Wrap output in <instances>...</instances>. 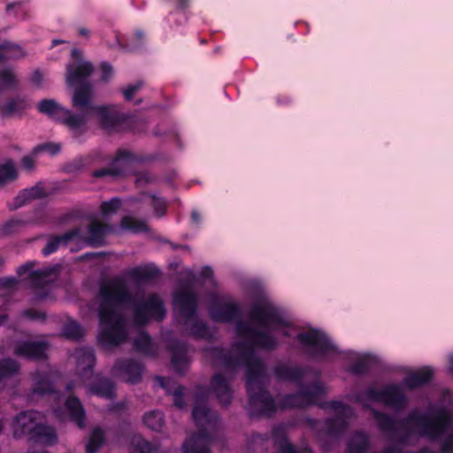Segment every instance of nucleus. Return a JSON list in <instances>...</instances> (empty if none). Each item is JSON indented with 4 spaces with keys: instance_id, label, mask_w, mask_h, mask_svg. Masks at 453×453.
<instances>
[{
    "instance_id": "39",
    "label": "nucleus",
    "mask_w": 453,
    "mask_h": 453,
    "mask_svg": "<svg viewBox=\"0 0 453 453\" xmlns=\"http://www.w3.org/2000/svg\"><path fill=\"white\" fill-rule=\"evenodd\" d=\"M18 177L19 173L12 159H7L0 164V188L15 181Z\"/></svg>"
},
{
    "instance_id": "63",
    "label": "nucleus",
    "mask_w": 453,
    "mask_h": 453,
    "mask_svg": "<svg viewBox=\"0 0 453 453\" xmlns=\"http://www.w3.org/2000/svg\"><path fill=\"white\" fill-rule=\"evenodd\" d=\"M100 67H101V73H102L101 80L103 81L107 82L111 79V77L113 73L112 66H111V65H110L107 62H103L101 64Z\"/></svg>"
},
{
    "instance_id": "18",
    "label": "nucleus",
    "mask_w": 453,
    "mask_h": 453,
    "mask_svg": "<svg viewBox=\"0 0 453 453\" xmlns=\"http://www.w3.org/2000/svg\"><path fill=\"white\" fill-rule=\"evenodd\" d=\"M214 437L208 429L201 428L187 438L181 447L182 453H211Z\"/></svg>"
},
{
    "instance_id": "28",
    "label": "nucleus",
    "mask_w": 453,
    "mask_h": 453,
    "mask_svg": "<svg viewBox=\"0 0 453 453\" xmlns=\"http://www.w3.org/2000/svg\"><path fill=\"white\" fill-rule=\"evenodd\" d=\"M65 408L70 419L80 428L85 426L86 411L81 400L75 395H69L65 402Z\"/></svg>"
},
{
    "instance_id": "15",
    "label": "nucleus",
    "mask_w": 453,
    "mask_h": 453,
    "mask_svg": "<svg viewBox=\"0 0 453 453\" xmlns=\"http://www.w3.org/2000/svg\"><path fill=\"white\" fill-rule=\"evenodd\" d=\"M210 318L218 323H235V327L242 319V306L235 302H220L212 300L208 309Z\"/></svg>"
},
{
    "instance_id": "30",
    "label": "nucleus",
    "mask_w": 453,
    "mask_h": 453,
    "mask_svg": "<svg viewBox=\"0 0 453 453\" xmlns=\"http://www.w3.org/2000/svg\"><path fill=\"white\" fill-rule=\"evenodd\" d=\"M30 441L46 446H53L58 442V434L53 426L39 423Z\"/></svg>"
},
{
    "instance_id": "59",
    "label": "nucleus",
    "mask_w": 453,
    "mask_h": 453,
    "mask_svg": "<svg viewBox=\"0 0 453 453\" xmlns=\"http://www.w3.org/2000/svg\"><path fill=\"white\" fill-rule=\"evenodd\" d=\"M81 218V212L79 210H72L65 213H63L58 218V223L61 225L68 224L73 220H77Z\"/></svg>"
},
{
    "instance_id": "26",
    "label": "nucleus",
    "mask_w": 453,
    "mask_h": 453,
    "mask_svg": "<svg viewBox=\"0 0 453 453\" xmlns=\"http://www.w3.org/2000/svg\"><path fill=\"white\" fill-rule=\"evenodd\" d=\"M112 226L110 224L93 221L88 225V236L85 239L90 247H101L105 243V236L111 233Z\"/></svg>"
},
{
    "instance_id": "4",
    "label": "nucleus",
    "mask_w": 453,
    "mask_h": 453,
    "mask_svg": "<svg viewBox=\"0 0 453 453\" xmlns=\"http://www.w3.org/2000/svg\"><path fill=\"white\" fill-rule=\"evenodd\" d=\"M98 317L109 320L115 314L134 303L132 294L126 280L117 276L103 280L98 289Z\"/></svg>"
},
{
    "instance_id": "40",
    "label": "nucleus",
    "mask_w": 453,
    "mask_h": 453,
    "mask_svg": "<svg viewBox=\"0 0 453 453\" xmlns=\"http://www.w3.org/2000/svg\"><path fill=\"white\" fill-rule=\"evenodd\" d=\"M159 385L162 388L165 389L167 394H171L173 397V404L179 409H183L186 406L184 400V390L185 388L181 385L177 386L173 392L170 391L169 383L170 380L164 377H157Z\"/></svg>"
},
{
    "instance_id": "25",
    "label": "nucleus",
    "mask_w": 453,
    "mask_h": 453,
    "mask_svg": "<svg viewBox=\"0 0 453 453\" xmlns=\"http://www.w3.org/2000/svg\"><path fill=\"white\" fill-rule=\"evenodd\" d=\"M88 388L92 395L105 399L115 397V383L109 378L96 375L88 384Z\"/></svg>"
},
{
    "instance_id": "3",
    "label": "nucleus",
    "mask_w": 453,
    "mask_h": 453,
    "mask_svg": "<svg viewBox=\"0 0 453 453\" xmlns=\"http://www.w3.org/2000/svg\"><path fill=\"white\" fill-rule=\"evenodd\" d=\"M72 106L80 111V116L84 119V126L77 130L76 138L88 132V119L95 113L97 114L101 127L110 131L119 130L127 120L125 114L112 110L110 106H97L93 103L92 84H84L73 94Z\"/></svg>"
},
{
    "instance_id": "57",
    "label": "nucleus",
    "mask_w": 453,
    "mask_h": 453,
    "mask_svg": "<svg viewBox=\"0 0 453 453\" xmlns=\"http://www.w3.org/2000/svg\"><path fill=\"white\" fill-rule=\"evenodd\" d=\"M151 206L154 209L155 213L157 217H162L166 212V202L162 197H157L155 195H151Z\"/></svg>"
},
{
    "instance_id": "2",
    "label": "nucleus",
    "mask_w": 453,
    "mask_h": 453,
    "mask_svg": "<svg viewBox=\"0 0 453 453\" xmlns=\"http://www.w3.org/2000/svg\"><path fill=\"white\" fill-rule=\"evenodd\" d=\"M372 415L379 430L396 442L385 446L380 453H403L401 446L408 445L414 436L438 441L446 435L453 422L451 410L442 404L432 405L425 411L414 408L400 419L376 410Z\"/></svg>"
},
{
    "instance_id": "34",
    "label": "nucleus",
    "mask_w": 453,
    "mask_h": 453,
    "mask_svg": "<svg viewBox=\"0 0 453 453\" xmlns=\"http://www.w3.org/2000/svg\"><path fill=\"white\" fill-rule=\"evenodd\" d=\"M20 364L14 358H0V390L4 388L3 383L19 375Z\"/></svg>"
},
{
    "instance_id": "8",
    "label": "nucleus",
    "mask_w": 453,
    "mask_h": 453,
    "mask_svg": "<svg viewBox=\"0 0 453 453\" xmlns=\"http://www.w3.org/2000/svg\"><path fill=\"white\" fill-rule=\"evenodd\" d=\"M40 113L45 114L55 121L65 125L73 136L76 138L77 130L84 126V119L80 116V111L74 113L67 108L60 105L54 99H42L37 104Z\"/></svg>"
},
{
    "instance_id": "16",
    "label": "nucleus",
    "mask_w": 453,
    "mask_h": 453,
    "mask_svg": "<svg viewBox=\"0 0 453 453\" xmlns=\"http://www.w3.org/2000/svg\"><path fill=\"white\" fill-rule=\"evenodd\" d=\"M208 395L205 390H197L196 393V403L192 411V418L197 426L201 428H214L219 422V415L206 405Z\"/></svg>"
},
{
    "instance_id": "23",
    "label": "nucleus",
    "mask_w": 453,
    "mask_h": 453,
    "mask_svg": "<svg viewBox=\"0 0 453 453\" xmlns=\"http://www.w3.org/2000/svg\"><path fill=\"white\" fill-rule=\"evenodd\" d=\"M211 391L223 406H227L231 403L233 391L230 382L225 374L221 372L215 373L211 380Z\"/></svg>"
},
{
    "instance_id": "35",
    "label": "nucleus",
    "mask_w": 453,
    "mask_h": 453,
    "mask_svg": "<svg viewBox=\"0 0 453 453\" xmlns=\"http://www.w3.org/2000/svg\"><path fill=\"white\" fill-rule=\"evenodd\" d=\"M128 275L135 282H150L160 275V271L152 265L136 266L128 272Z\"/></svg>"
},
{
    "instance_id": "54",
    "label": "nucleus",
    "mask_w": 453,
    "mask_h": 453,
    "mask_svg": "<svg viewBox=\"0 0 453 453\" xmlns=\"http://www.w3.org/2000/svg\"><path fill=\"white\" fill-rule=\"evenodd\" d=\"M272 437L274 444L280 448L283 443H289L288 434L281 426H274L272 430Z\"/></svg>"
},
{
    "instance_id": "51",
    "label": "nucleus",
    "mask_w": 453,
    "mask_h": 453,
    "mask_svg": "<svg viewBox=\"0 0 453 453\" xmlns=\"http://www.w3.org/2000/svg\"><path fill=\"white\" fill-rule=\"evenodd\" d=\"M122 206V201L119 197H113L108 201H104L100 205V211L103 215L115 213Z\"/></svg>"
},
{
    "instance_id": "11",
    "label": "nucleus",
    "mask_w": 453,
    "mask_h": 453,
    "mask_svg": "<svg viewBox=\"0 0 453 453\" xmlns=\"http://www.w3.org/2000/svg\"><path fill=\"white\" fill-rule=\"evenodd\" d=\"M365 395L370 401L384 403L397 411H403L409 402L407 395L397 384H388L381 389L370 387L365 391Z\"/></svg>"
},
{
    "instance_id": "61",
    "label": "nucleus",
    "mask_w": 453,
    "mask_h": 453,
    "mask_svg": "<svg viewBox=\"0 0 453 453\" xmlns=\"http://www.w3.org/2000/svg\"><path fill=\"white\" fill-rule=\"evenodd\" d=\"M143 86V82L142 81H138L134 84H130L127 88L123 91L124 97L127 101H131L134 98V94L140 90Z\"/></svg>"
},
{
    "instance_id": "55",
    "label": "nucleus",
    "mask_w": 453,
    "mask_h": 453,
    "mask_svg": "<svg viewBox=\"0 0 453 453\" xmlns=\"http://www.w3.org/2000/svg\"><path fill=\"white\" fill-rule=\"evenodd\" d=\"M61 243L59 238L57 235L50 236L46 245L42 250V253L44 257H48L55 252L60 248Z\"/></svg>"
},
{
    "instance_id": "5",
    "label": "nucleus",
    "mask_w": 453,
    "mask_h": 453,
    "mask_svg": "<svg viewBox=\"0 0 453 453\" xmlns=\"http://www.w3.org/2000/svg\"><path fill=\"white\" fill-rule=\"evenodd\" d=\"M173 303L178 306L180 315L184 319L183 326L187 334L197 340L211 341L214 333L206 322L197 318L198 297L191 289L177 291L173 295Z\"/></svg>"
},
{
    "instance_id": "49",
    "label": "nucleus",
    "mask_w": 453,
    "mask_h": 453,
    "mask_svg": "<svg viewBox=\"0 0 453 453\" xmlns=\"http://www.w3.org/2000/svg\"><path fill=\"white\" fill-rule=\"evenodd\" d=\"M25 226H27V220L26 218L15 217L6 221L4 224L2 230L4 234H11Z\"/></svg>"
},
{
    "instance_id": "60",
    "label": "nucleus",
    "mask_w": 453,
    "mask_h": 453,
    "mask_svg": "<svg viewBox=\"0 0 453 453\" xmlns=\"http://www.w3.org/2000/svg\"><path fill=\"white\" fill-rule=\"evenodd\" d=\"M16 83V79L12 71L4 69L0 71V84L5 87H11Z\"/></svg>"
},
{
    "instance_id": "43",
    "label": "nucleus",
    "mask_w": 453,
    "mask_h": 453,
    "mask_svg": "<svg viewBox=\"0 0 453 453\" xmlns=\"http://www.w3.org/2000/svg\"><path fill=\"white\" fill-rule=\"evenodd\" d=\"M95 365L96 356L93 349H82L78 356V365L81 367L82 374L86 375L88 372H91Z\"/></svg>"
},
{
    "instance_id": "9",
    "label": "nucleus",
    "mask_w": 453,
    "mask_h": 453,
    "mask_svg": "<svg viewBox=\"0 0 453 453\" xmlns=\"http://www.w3.org/2000/svg\"><path fill=\"white\" fill-rule=\"evenodd\" d=\"M298 390L287 394L281 400V407L284 409L306 408L319 405L318 400L326 394V389L320 381L297 384Z\"/></svg>"
},
{
    "instance_id": "6",
    "label": "nucleus",
    "mask_w": 453,
    "mask_h": 453,
    "mask_svg": "<svg viewBox=\"0 0 453 453\" xmlns=\"http://www.w3.org/2000/svg\"><path fill=\"white\" fill-rule=\"evenodd\" d=\"M296 339L301 345L302 352L311 359L326 360L331 355L341 353L330 337L316 328L298 333Z\"/></svg>"
},
{
    "instance_id": "19",
    "label": "nucleus",
    "mask_w": 453,
    "mask_h": 453,
    "mask_svg": "<svg viewBox=\"0 0 453 453\" xmlns=\"http://www.w3.org/2000/svg\"><path fill=\"white\" fill-rule=\"evenodd\" d=\"M38 424L35 412L32 411H21L12 419V436L15 439L28 436L30 440Z\"/></svg>"
},
{
    "instance_id": "7",
    "label": "nucleus",
    "mask_w": 453,
    "mask_h": 453,
    "mask_svg": "<svg viewBox=\"0 0 453 453\" xmlns=\"http://www.w3.org/2000/svg\"><path fill=\"white\" fill-rule=\"evenodd\" d=\"M133 308V321L135 326L142 327L150 320L162 321L165 317V307L160 296L152 293L147 298L131 303Z\"/></svg>"
},
{
    "instance_id": "52",
    "label": "nucleus",
    "mask_w": 453,
    "mask_h": 453,
    "mask_svg": "<svg viewBox=\"0 0 453 453\" xmlns=\"http://www.w3.org/2000/svg\"><path fill=\"white\" fill-rule=\"evenodd\" d=\"M59 238L62 246H66L73 240L81 238V229L79 226H75L71 230L65 232L62 234L57 235Z\"/></svg>"
},
{
    "instance_id": "13",
    "label": "nucleus",
    "mask_w": 453,
    "mask_h": 453,
    "mask_svg": "<svg viewBox=\"0 0 453 453\" xmlns=\"http://www.w3.org/2000/svg\"><path fill=\"white\" fill-rule=\"evenodd\" d=\"M248 410L251 417H272L277 411L275 400L266 386L257 387L247 391Z\"/></svg>"
},
{
    "instance_id": "22",
    "label": "nucleus",
    "mask_w": 453,
    "mask_h": 453,
    "mask_svg": "<svg viewBox=\"0 0 453 453\" xmlns=\"http://www.w3.org/2000/svg\"><path fill=\"white\" fill-rule=\"evenodd\" d=\"M246 366V391H251L252 388L265 386L266 367L260 359H255L245 365Z\"/></svg>"
},
{
    "instance_id": "47",
    "label": "nucleus",
    "mask_w": 453,
    "mask_h": 453,
    "mask_svg": "<svg viewBox=\"0 0 453 453\" xmlns=\"http://www.w3.org/2000/svg\"><path fill=\"white\" fill-rule=\"evenodd\" d=\"M319 406L322 409H330L332 411H334L335 412H337L336 416H342L345 418L349 417V412L351 411L349 406L345 404L343 402L338 400L321 402L319 403Z\"/></svg>"
},
{
    "instance_id": "48",
    "label": "nucleus",
    "mask_w": 453,
    "mask_h": 453,
    "mask_svg": "<svg viewBox=\"0 0 453 453\" xmlns=\"http://www.w3.org/2000/svg\"><path fill=\"white\" fill-rule=\"evenodd\" d=\"M155 446L142 437L134 438L132 441L131 453H152Z\"/></svg>"
},
{
    "instance_id": "37",
    "label": "nucleus",
    "mask_w": 453,
    "mask_h": 453,
    "mask_svg": "<svg viewBox=\"0 0 453 453\" xmlns=\"http://www.w3.org/2000/svg\"><path fill=\"white\" fill-rule=\"evenodd\" d=\"M375 364V357L370 354H365L349 366V372L357 376L365 375L371 371Z\"/></svg>"
},
{
    "instance_id": "46",
    "label": "nucleus",
    "mask_w": 453,
    "mask_h": 453,
    "mask_svg": "<svg viewBox=\"0 0 453 453\" xmlns=\"http://www.w3.org/2000/svg\"><path fill=\"white\" fill-rule=\"evenodd\" d=\"M144 425L153 431H159L164 426V413L160 411H151L143 415Z\"/></svg>"
},
{
    "instance_id": "62",
    "label": "nucleus",
    "mask_w": 453,
    "mask_h": 453,
    "mask_svg": "<svg viewBox=\"0 0 453 453\" xmlns=\"http://www.w3.org/2000/svg\"><path fill=\"white\" fill-rule=\"evenodd\" d=\"M23 315L31 320H44L46 314L35 309H27L23 311Z\"/></svg>"
},
{
    "instance_id": "32",
    "label": "nucleus",
    "mask_w": 453,
    "mask_h": 453,
    "mask_svg": "<svg viewBox=\"0 0 453 453\" xmlns=\"http://www.w3.org/2000/svg\"><path fill=\"white\" fill-rule=\"evenodd\" d=\"M347 418L335 416L324 420L323 432L329 437L337 438L344 434L348 428Z\"/></svg>"
},
{
    "instance_id": "58",
    "label": "nucleus",
    "mask_w": 453,
    "mask_h": 453,
    "mask_svg": "<svg viewBox=\"0 0 453 453\" xmlns=\"http://www.w3.org/2000/svg\"><path fill=\"white\" fill-rule=\"evenodd\" d=\"M276 453H312V450L309 446L297 449L295 445L289 442L280 445Z\"/></svg>"
},
{
    "instance_id": "20",
    "label": "nucleus",
    "mask_w": 453,
    "mask_h": 453,
    "mask_svg": "<svg viewBox=\"0 0 453 453\" xmlns=\"http://www.w3.org/2000/svg\"><path fill=\"white\" fill-rule=\"evenodd\" d=\"M47 349L48 343L45 342L21 341L15 345L13 353L28 360H43L47 357Z\"/></svg>"
},
{
    "instance_id": "44",
    "label": "nucleus",
    "mask_w": 453,
    "mask_h": 453,
    "mask_svg": "<svg viewBox=\"0 0 453 453\" xmlns=\"http://www.w3.org/2000/svg\"><path fill=\"white\" fill-rule=\"evenodd\" d=\"M120 226L122 229L128 230L134 234L147 233L150 231V227L145 221L136 219L131 216H124L121 219Z\"/></svg>"
},
{
    "instance_id": "31",
    "label": "nucleus",
    "mask_w": 453,
    "mask_h": 453,
    "mask_svg": "<svg viewBox=\"0 0 453 453\" xmlns=\"http://www.w3.org/2000/svg\"><path fill=\"white\" fill-rule=\"evenodd\" d=\"M371 447L369 435L364 431H356L347 442L348 453H366Z\"/></svg>"
},
{
    "instance_id": "24",
    "label": "nucleus",
    "mask_w": 453,
    "mask_h": 453,
    "mask_svg": "<svg viewBox=\"0 0 453 453\" xmlns=\"http://www.w3.org/2000/svg\"><path fill=\"white\" fill-rule=\"evenodd\" d=\"M168 350L172 354L171 363L173 369L178 373H183L188 364L187 354L188 345L184 342L173 340L169 343Z\"/></svg>"
},
{
    "instance_id": "50",
    "label": "nucleus",
    "mask_w": 453,
    "mask_h": 453,
    "mask_svg": "<svg viewBox=\"0 0 453 453\" xmlns=\"http://www.w3.org/2000/svg\"><path fill=\"white\" fill-rule=\"evenodd\" d=\"M26 219L27 225H44L49 221L48 213L43 207L35 209L32 215Z\"/></svg>"
},
{
    "instance_id": "42",
    "label": "nucleus",
    "mask_w": 453,
    "mask_h": 453,
    "mask_svg": "<svg viewBox=\"0 0 453 453\" xmlns=\"http://www.w3.org/2000/svg\"><path fill=\"white\" fill-rule=\"evenodd\" d=\"M105 442V434L101 427H96L92 430L88 441L86 444L87 453H98L101 447Z\"/></svg>"
},
{
    "instance_id": "14",
    "label": "nucleus",
    "mask_w": 453,
    "mask_h": 453,
    "mask_svg": "<svg viewBox=\"0 0 453 453\" xmlns=\"http://www.w3.org/2000/svg\"><path fill=\"white\" fill-rule=\"evenodd\" d=\"M72 58L77 63H70L66 66V82L75 87L73 93L84 84H91L88 78L92 74L94 67L90 62L82 61V54L77 49L71 51Z\"/></svg>"
},
{
    "instance_id": "45",
    "label": "nucleus",
    "mask_w": 453,
    "mask_h": 453,
    "mask_svg": "<svg viewBox=\"0 0 453 453\" xmlns=\"http://www.w3.org/2000/svg\"><path fill=\"white\" fill-rule=\"evenodd\" d=\"M62 335L68 340L81 341L84 333L81 326L75 320L71 319L63 326Z\"/></svg>"
},
{
    "instance_id": "1",
    "label": "nucleus",
    "mask_w": 453,
    "mask_h": 453,
    "mask_svg": "<svg viewBox=\"0 0 453 453\" xmlns=\"http://www.w3.org/2000/svg\"><path fill=\"white\" fill-rule=\"evenodd\" d=\"M249 317L251 321L258 325L259 328L247 321L238 323L237 334L248 340L234 345L239 357H235L231 350L222 347H213L210 350L214 363L230 372H234L241 365L259 358L256 356V348L267 351L274 350L279 346V341L270 331L289 326V323L283 318L279 309L267 300L253 303Z\"/></svg>"
},
{
    "instance_id": "53",
    "label": "nucleus",
    "mask_w": 453,
    "mask_h": 453,
    "mask_svg": "<svg viewBox=\"0 0 453 453\" xmlns=\"http://www.w3.org/2000/svg\"><path fill=\"white\" fill-rule=\"evenodd\" d=\"M42 151L47 152L52 156L57 155L60 151V146L53 142H44L35 146L32 150V154L37 155Z\"/></svg>"
},
{
    "instance_id": "33",
    "label": "nucleus",
    "mask_w": 453,
    "mask_h": 453,
    "mask_svg": "<svg viewBox=\"0 0 453 453\" xmlns=\"http://www.w3.org/2000/svg\"><path fill=\"white\" fill-rule=\"evenodd\" d=\"M133 348L134 351L148 357H156L157 354L150 335L145 331L140 332L134 338Z\"/></svg>"
},
{
    "instance_id": "64",
    "label": "nucleus",
    "mask_w": 453,
    "mask_h": 453,
    "mask_svg": "<svg viewBox=\"0 0 453 453\" xmlns=\"http://www.w3.org/2000/svg\"><path fill=\"white\" fill-rule=\"evenodd\" d=\"M441 453H453V434L449 435L441 445Z\"/></svg>"
},
{
    "instance_id": "21",
    "label": "nucleus",
    "mask_w": 453,
    "mask_h": 453,
    "mask_svg": "<svg viewBox=\"0 0 453 453\" xmlns=\"http://www.w3.org/2000/svg\"><path fill=\"white\" fill-rule=\"evenodd\" d=\"M309 368L303 365H290L287 363H278L273 367V374L278 381H290L300 384Z\"/></svg>"
},
{
    "instance_id": "41",
    "label": "nucleus",
    "mask_w": 453,
    "mask_h": 453,
    "mask_svg": "<svg viewBox=\"0 0 453 453\" xmlns=\"http://www.w3.org/2000/svg\"><path fill=\"white\" fill-rule=\"evenodd\" d=\"M27 107L25 98L16 96L8 100V102L1 107V115L4 118L10 117L15 113L21 112Z\"/></svg>"
},
{
    "instance_id": "38",
    "label": "nucleus",
    "mask_w": 453,
    "mask_h": 453,
    "mask_svg": "<svg viewBox=\"0 0 453 453\" xmlns=\"http://www.w3.org/2000/svg\"><path fill=\"white\" fill-rule=\"evenodd\" d=\"M32 391L38 395H52L55 388L50 379L43 373L37 372L34 377Z\"/></svg>"
},
{
    "instance_id": "29",
    "label": "nucleus",
    "mask_w": 453,
    "mask_h": 453,
    "mask_svg": "<svg viewBox=\"0 0 453 453\" xmlns=\"http://www.w3.org/2000/svg\"><path fill=\"white\" fill-rule=\"evenodd\" d=\"M48 196V193L42 183H36L30 188L21 190L14 199V208L24 206L34 199H42Z\"/></svg>"
},
{
    "instance_id": "12",
    "label": "nucleus",
    "mask_w": 453,
    "mask_h": 453,
    "mask_svg": "<svg viewBox=\"0 0 453 453\" xmlns=\"http://www.w3.org/2000/svg\"><path fill=\"white\" fill-rule=\"evenodd\" d=\"M143 161V157L135 155L130 150L119 149L117 150L115 158L108 167L96 169L92 173L94 178L126 176L130 173V170L136 163Z\"/></svg>"
},
{
    "instance_id": "17",
    "label": "nucleus",
    "mask_w": 453,
    "mask_h": 453,
    "mask_svg": "<svg viewBox=\"0 0 453 453\" xmlns=\"http://www.w3.org/2000/svg\"><path fill=\"white\" fill-rule=\"evenodd\" d=\"M143 371L142 363L134 358L118 359L112 367L113 375L122 377L126 382L132 385L142 380Z\"/></svg>"
},
{
    "instance_id": "27",
    "label": "nucleus",
    "mask_w": 453,
    "mask_h": 453,
    "mask_svg": "<svg viewBox=\"0 0 453 453\" xmlns=\"http://www.w3.org/2000/svg\"><path fill=\"white\" fill-rule=\"evenodd\" d=\"M434 378V371L429 366H424L419 370L407 375L403 384L409 389H416L424 387L431 382Z\"/></svg>"
},
{
    "instance_id": "36",
    "label": "nucleus",
    "mask_w": 453,
    "mask_h": 453,
    "mask_svg": "<svg viewBox=\"0 0 453 453\" xmlns=\"http://www.w3.org/2000/svg\"><path fill=\"white\" fill-rule=\"evenodd\" d=\"M57 266H49L43 269L30 272L28 280L34 288H42L48 285L50 280V277L58 273Z\"/></svg>"
},
{
    "instance_id": "56",
    "label": "nucleus",
    "mask_w": 453,
    "mask_h": 453,
    "mask_svg": "<svg viewBox=\"0 0 453 453\" xmlns=\"http://www.w3.org/2000/svg\"><path fill=\"white\" fill-rule=\"evenodd\" d=\"M0 50L12 53V57L14 58H19L25 56V52L20 46L12 43L10 42H4L1 43Z\"/></svg>"
},
{
    "instance_id": "10",
    "label": "nucleus",
    "mask_w": 453,
    "mask_h": 453,
    "mask_svg": "<svg viewBox=\"0 0 453 453\" xmlns=\"http://www.w3.org/2000/svg\"><path fill=\"white\" fill-rule=\"evenodd\" d=\"M102 328L98 334V342L104 347L119 346L127 339L128 333L123 314H115L109 320L98 317Z\"/></svg>"
}]
</instances>
